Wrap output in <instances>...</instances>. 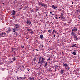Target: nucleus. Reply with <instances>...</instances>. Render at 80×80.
Wrapping results in <instances>:
<instances>
[{"label": "nucleus", "instance_id": "58836bf2", "mask_svg": "<svg viewBox=\"0 0 80 80\" xmlns=\"http://www.w3.org/2000/svg\"><path fill=\"white\" fill-rule=\"evenodd\" d=\"M61 16H63V13H61Z\"/></svg>", "mask_w": 80, "mask_h": 80}, {"label": "nucleus", "instance_id": "de8ad7c7", "mask_svg": "<svg viewBox=\"0 0 80 80\" xmlns=\"http://www.w3.org/2000/svg\"><path fill=\"white\" fill-rule=\"evenodd\" d=\"M24 10H26V8H25L23 9Z\"/></svg>", "mask_w": 80, "mask_h": 80}, {"label": "nucleus", "instance_id": "1a4fd4ad", "mask_svg": "<svg viewBox=\"0 0 80 80\" xmlns=\"http://www.w3.org/2000/svg\"><path fill=\"white\" fill-rule=\"evenodd\" d=\"M29 80H34V77H29Z\"/></svg>", "mask_w": 80, "mask_h": 80}, {"label": "nucleus", "instance_id": "f257e3e1", "mask_svg": "<svg viewBox=\"0 0 80 80\" xmlns=\"http://www.w3.org/2000/svg\"><path fill=\"white\" fill-rule=\"evenodd\" d=\"M44 60H45V58H44L40 57L39 58V60L38 62V63H40L41 64V65L42 64V63L44 62L45 63V61H44Z\"/></svg>", "mask_w": 80, "mask_h": 80}, {"label": "nucleus", "instance_id": "37998d69", "mask_svg": "<svg viewBox=\"0 0 80 80\" xmlns=\"http://www.w3.org/2000/svg\"><path fill=\"white\" fill-rule=\"evenodd\" d=\"M12 17L13 18H15V16H12Z\"/></svg>", "mask_w": 80, "mask_h": 80}, {"label": "nucleus", "instance_id": "6ab92c4d", "mask_svg": "<svg viewBox=\"0 0 80 80\" xmlns=\"http://www.w3.org/2000/svg\"><path fill=\"white\" fill-rule=\"evenodd\" d=\"M71 47H72L73 48V47H74L75 48H76V46L75 45L73 44V45H72V46H71Z\"/></svg>", "mask_w": 80, "mask_h": 80}, {"label": "nucleus", "instance_id": "a18cd8bd", "mask_svg": "<svg viewBox=\"0 0 80 80\" xmlns=\"http://www.w3.org/2000/svg\"><path fill=\"white\" fill-rule=\"evenodd\" d=\"M53 12H51L50 13V14H52V13Z\"/></svg>", "mask_w": 80, "mask_h": 80}, {"label": "nucleus", "instance_id": "e433bc0d", "mask_svg": "<svg viewBox=\"0 0 80 80\" xmlns=\"http://www.w3.org/2000/svg\"><path fill=\"white\" fill-rule=\"evenodd\" d=\"M17 80H21V79L20 78L19 79H18V78Z\"/></svg>", "mask_w": 80, "mask_h": 80}, {"label": "nucleus", "instance_id": "cd10ccee", "mask_svg": "<svg viewBox=\"0 0 80 80\" xmlns=\"http://www.w3.org/2000/svg\"><path fill=\"white\" fill-rule=\"evenodd\" d=\"M44 4H43V3H41V5L42 6H43Z\"/></svg>", "mask_w": 80, "mask_h": 80}, {"label": "nucleus", "instance_id": "5fc2aeb1", "mask_svg": "<svg viewBox=\"0 0 80 80\" xmlns=\"http://www.w3.org/2000/svg\"><path fill=\"white\" fill-rule=\"evenodd\" d=\"M53 37H55V35H53Z\"/></svg>", "mask_w": 80, "mask_h": 80}, {"label": "nucleus", "instance_id": "0e129e2a", "mask_svg": "<svg viewBox=\"0 0 80 80\" xmlns=\"http://www.w3.org/2000/svg\"><path fill=\"white\" fill-rule=\"evenodd\" d=\"M68 70H70V68H68Z\"/></svg>", "mask_w": 80, "mask_h": 80}, {"label": "nucleus", "instance_id": "603ef678", "mask_svg": "<svg viewBox=\"0 0 80 80\" xmlns=\"http://www.w3.org/2000/svg\"><path fill=\"white\" fill-rule=\"evenodd\" d=\"M49 35H52V34H49Z\"/></svg>", "mask_w": 80, "mask_h": 80}, {"label": "nucleus", "instance_id": "c9c22d12", "mask_svg": "<svg viewBox=\"0 0 80 80\" xmlns=\"http://www.w3.org/2000/svg\"><path fill=\"white\" fill-rule=\"evenodd\" d=\"M6 78L7 79V80H8V79H9V78H8V77H6Z\"/></svg>", "mask_w": 80, "mask_h": 80}, {"label": "nucleus", "instance_id": "3c124183", "mask_svg": "<svg viewBox=\"0 0 80 80\" xmlns=\"http://www.w3.org/2000/svg\"><path fill=\"white\" fill-rule=\"evenodd\" d=\"M52 34H54V32H52Z\"/></svg>", "mask_w": 80, "mask_h": 80}, {"label": "nucleus", "instance_id": "ea45409f", "mask_svg": "<svg viewBox=\"0 0 80 80\" xmlns=\"http://www.w3.org/2000/svg\"><path fill=\"white\" fill-rule=\"evenodd\" d=\"M36 51H38V52L39 50H38V49H36Z\"/></svg>", "mask_w": 80, "mask_h": 80}, {"label": "nucleus", "instance_id": "f704fd0d", "mask_svg": "<svg viewBox=\"0 0 80 80\" xmlns=\"http://www.w3.org/2000/svg\"><path fill=\"white\" fill-rule=\"evenodd\" d=\"M57 8V6H55V9H54V10H56V8Z\"/></svg>", "mask_w": 80, "mask_h": 80}, {"label": "nucleus", "instance_id": "e2e57ef3", "mask_svg": "<svg viewBox=\"0 0 80 80\" xmlns=\"http://www.w3.org/2000/svg\"><path fill=\"white\" fill-rule=\"evenodd\" d=\"M54 68V69H55V68Z\"/></svg>", "mask_w": 80, "mask_h": 80}, {"label": "nucleus", "instance_id": "052dcab7", "mask_svg": "<svg viewBox=\"0 0 80 80\" xmlns=\"http://www.w3.org/2000/svg\"><path fill=\"white\" fill-rule=\"evenodd\" d=\"M74 45L75 46V45H76V44H75Z\"/></svg>", "mask_w": 80, "mask_h": 80}, {"label": "nucleus", "instance_id": "6e6d98bb", "mask_svg": "<svg viewBox=\"0 0 80 80\" xmlns=\"http://www.w3.org/2000/svg\"><path fill=\"white\" fill-rule=\"evenodd\" d=\"M55 71H57V70H56V69H55Z\"/></svg>", "mask_w": 80, "mask_h": 80}, {"label": "nucleus", "instance_id": "f03ea898", "mask_svg": "<svg viewBox=\"0 0 80 80\" xmlns=\"http://www.w3.org/2000/svg\"><path fill=\"white\" fill-rule=\"evenodd\" d=\"M5 35H6L5 32H2L0 34V37L2 38H3V37H4L5 36Z\"/></svg>", "mask_w": 80, "mask_h": 80}, {"label": "nucleus", "instance_id": "69168bd1", "mask_svg": "<svg viewBox=\"0 0 80 80\" xmlns=\"http://www.w3.org/2000/svg\"><path fill=\"white\" fill-rule=\"evenodd\" d=\"M62 18H61V20H62Z\"/></svg>", "mask_w": 80, "mask_h": 80}, {"label": "nucleus", "instance_id": "423d86ee", "mask_svg": "<svg viewBox=\"0 0 80 80\" xmlns=\"http://www.w3.org/2000/svg\"><path fill=\"white\" fill-rule=\"evenodd\" d=\"M16 51V50L15 49V48H13L12 50V52L13 53H14L15 54L16 53V52L15 51Z\"/></svg>", "mask_w": 80, "mask_h": 80}, {"label": "nucleus", "instance_id": "b1692460", "mask_svg": "<svg viewBox=\"0 0 80 80\" xmlns=\"http://www.w3.org/2000/svg\"><path fill=\"white\" fill-rule=\"evenodd\" d=\"M52 30H49L48 31V32L49 33H51Z\"/></svg>", "mask_w": 80, "mask_h": 80}, {"label": "nucleus", "instance_id": "473e14b6", "mask_svg": "<svg viewBox=\"0 0 80 80\" xmlns=\"http://www.w3.org/2000/svg\"><path fill=\"white\" fill-rule=\"evenodd\" d=\"M30 33H33V31H32L31 32H30Z\"/></svg>", "mask_w": 80, "mask_h": 80}, {"label": "nucleus", "instance_id": "7c9ffc66", "mask_svg": "<svg viewBox=\"0 0 80 80\" xmlns=\"http://www.w3.org/2000/svg\"><path fill=\"white\" fill-rule=\"evenodd\" d=\"M13 69H11V72H13Z\"/></svg>", "mask_w": 80, "mask_h": 80}, {"label": "nucleus", "instance_id": "338daca9", "mask_svg": "<svg viewBox=\"0 0 80 80\" xmlns=\"http://www.w3.org/2000/svg\"><path fill=\"white\" fill-rule=\"evenodd\" d=\"M62 54L63 53V52H62Z\"/></svg>", "mask_w": 80, "mask_h": 80}, {"label": "nucleus", "instance_id": "13d9d810", "mask_svg": "<svg viewBox=\"0 0 80 80\" xmlns=\"http://www.w3.org/2000/svg\"><path fill=\"white\" fill-rule=\"evenodd\" d=\"M46 80H48V79H46Z\"/></svg>", "mask_w": 80, "mask_h": 80}, {"label": "nucleus", "instance_id": "aec40b11", "mask_svg": "<svg viewBox=\"0 0 80 80\" xmlns=\"http://www.w3.org/2000/svg\"><path fill=\"white\" fill-rule=\"evenodd\" d=\"M12 60L13 61H15L16 60V58H15V57H14L12 58Z\"/></svg>", "mask_w": 80, "mask_h": 80}, {"label": "nucleus", "instance_id": "412c9836", "mask_svg": "<svg viewBox=\"0 0 80 80\" xmlns=\"http://www.w3.org/2000/svg\"><path fill=\"white\" fill-rule=\"evenodd\" d=\"M76 52H75V51L73 52H72V54L74 55H76Z\"/></svg>", "mask_w": 80, "mask_h": 80}, {"label": "nucleus", "instance_id": "680f3d73", "mask_svg": "<svg viewBox=\"0 0 80 80\" xmlns=\"http://www.w3.org/2000/svg\"><path fill=\"white\" fill-rule=\"evenodd\" d=\"M61 18L60 17H59V18Z\"/></svg>", "mask_w": 80, "mask_h": 80}, {"label": "nucleus", "instance_id": "7ed1b4c3", "mask_svg": "<svg viewBox=\"0 0 80 80\" xmlns=\"http://www.w3.org/2000/svg\"><path fill=\"white\" fill-rule=\"evenodd\" d=\"M14 28H16V29H17L18 28H20V25L18 24H16L14 26Z\"/></svg>", "mask_w": 80, "mask_h": 80}, {"label": "nucleus", "instance_id": "4be33fe9", "mask_svg": "<svg viewBox=\"0 0 80 80\" xmlns=\"http://www.w3.org/2000/svg\"><path fill=\"white\" fill-rule=\"evenodd\" d=\"M55 69H58V66H56L55 67Z\"/></svg>", "mask_w": 80, "mask_h": 80}, {"label": "nucleus", "instance_id": "393cba45", "mask_svg": "<svg viewBox=\"0 0 80 80\" xmlns=\"http://www.w3.org/2000/svg\"><path fill=\"white\" fill-rule=\"evenodd\" d=\"M24 8H26V9H27V8H29V7L28 6L27 7L25 6V7H24Z\"/></svg>", "mask_w": 80, "mask_h": 80}, {"label": "nucleus", "instance_id": "a211bd4d", "mask_svg": "<svg viewBox=\"0 0 80 80\" xmlns=\"http://www.w3.org/2000/svg\"><path fill=\"white\" fill-rule=\"evenodd\" d=\"M52 8H53V9H55V6L54 5H53L52 6Z\"/></svg>", "mask_w": 80, "mask_h": 80}, {"label": "nucleus", "instance_id": "09e8293b", "mask_svg": "<svg viewBox=\"0 0 80 80\" xmlns=\"http://www.w3.org/2000/svg\"><path fill=\"white\" fill-rule=\"evenodd\" d=\"M29 30H30V31H32V29H30Z\"/></svg>", "mask_w": 80, "mask_h": 80}, {"label": "nucleus", "instance_id": "f3484780", "mask_svg": "<svg viewBox=\"0 0 80 80\" xmlns=\"http://www.w3.org/2000/svg\"><path fill=\"white\" fill-rule=\"evenodd\" d=\"M47 65H48V63L47 62L45 63V65L44 67H47Z\"/></svg>", "mask_w": 80, "mask_h": 80}, {"label": "nucleus", "instance_id": "0eeeda50", "mask_svg": "<svg viewBox=\"0 0 80 80\" xmlns=\"http://www.w3.org/2000/svg\"><path fill=\"white\" fill-rule=\"evenodd\" d=\"M71 35L72 36H74V35H75V32H73V31H72L71 32Z\"/></svg>", "mask_w": 80, "mask_h": 80}, {"label": "nucleus", "instance_id": "9d476101", "mask_svg": "<svg viewBox=\"0 0 80 80\" xmlns=\"http://www.w3.org/2000/svg\"><path fill=\"white\" fill-rule=\"evenodd\" d=\"M7 30H7V31H6V32L7 33H8V32H9L11 30L10 29V28H8Z\"/></svg>", "mask_w": 80, "mask_h": 80}, {"label": "nucleus", "instance_id": "4c0bfd02", "mask_svg": "<svg viewBox=\"0 0 80 80\" xmlns=\"http://www.w3.org/2000/svg\"><path fill=\"white\" fill-rule=\"evenodd\" d=\"M50 68L49 69H48V71H50Z\"/></svg>", "mask_w": 80, "mask_h": 80}, {"label": "nucleus", "instance_id": "79ce46f5", "mask_svg": "<svg viewBox=\"0 0 80 80\" xmlns=\"http://www.w3.org/2000/svg\"><path fill=\"white\" fill-rule=\"evenodd\" d=\"M15 22L17 23V20H15Z\"/></svg>", "mask_w": 80, "mask_h": 80}, {"label": "nucleus", "instance_id": "5701e85b", "mask_svg": "<svg viewBox=\"0 0 80 80\" xmlns=\"http://www.w3.org/2000/svg\"><path fill=\"white\" fill-rule=\"evenodd\" d=\"M27 29V30L28 31H30V29H29V27H28L27 28H26Z\"/></svg>", "mask_w": 80, "mask_h": 80}, {"label": "nucleus", "instance_id": "4468645a", "mask_svg": "<svg viewBox=\"0 0 80 80\" xmlns=\"http://www.w3.org/2000/svg\"><path fill=\"white\" fill-rule=\"evenodd\" d=\"M64 72H65L64 70H61V74H63V73H64Z\"/></svg>", "mask_w": 80, "mask_h": 80}, {"label": "nucleus", "instance_id": "8fccbe9b", "mask_svg": "<svg viewBox=\"0 0 80 80\" xmlns=\"http://www.w3.org/2000/svg\"><path fill=\"white\" fill-rule=\"evenodd\" d=\"M42 48H43V45H42Z\"/></svg>", "mask_w": 80, "mask_h": 80}, {"label": "nucleus", "instance_id": "bf43d9fd", "mask_svg": "<svg viewBox=\"0 0 80 80\" xmlns=\"http://www.w3.org/2000/svg\"><path fill=\"white\" fill-rule=\"evenodd\" d=\"M52 15H54V14H52Z\"/></svg>", "mask_w": 80, "mask_h": 80}, {"label": "nucleus", "instance_id": "49530a36", "mask_svg": "<svg viewBox=\"0 0 80 80\" xmlns=\"http://www.w3.org/2000/svg\"><path fill=\"white\" fill-rule=\"evenodd\" d=\"M48 60H50V58H49V59H48Z\"/></svg>", "mask_w": 80, "mask_h": 80}, {"label": "nucleus", "instance_id": "774afa93", "mask_svg": "<svg viewBox=\"0 0 80 80\" xmlns=\"http://www.w3.org/2000/svg\"><path fill=\"white\" fill-rule=\"evenodd\" d=\"M79 20H80V18H79Z\"/></svg>", "mask_w": 80, "mask_h": 80}, {"label": "nucleus", "instance_id": "dca6fc26", "mask_svg": "<svg viewBox=\"0 0 80 80\" xmlns=\"http://www.w3.org/2000/svg\"><path fill=\"white\" fill-rule=\"evenodd\" d=\"M73 36L74 37V38H76V40H78V38H77V36L74 35Z\"/></svg>", "mask_w": 80, "mask_h": 80}, {"label": "nucleus", "instance_id": "bb28decb", "mask_svg": "<svg viewBox=\"0 0 80 80\" xmlns=\"http://www.w3.org/2000/svg\"><path fill=\"white\" fill-rule=\"evenodd\" d=\"M55 33H56V34H58V33L57 31H55Z\"/></svg>", "mask_w": 80, "mask_h": 80}, {"label": "nucleus", "instance_id": "c85d7f7f", "mask_svg": "<svg viewBox=\"0 0 80 80\" xmlns=\"http://www.w3.org/2000/svg\"><path fill=\"white\" fill-rule=\"evenodd\" d=\"M22 68H23V70H24V66H22Z\"/></svg>", "mask_w": 80, "mask_h": 80}, {"label": "nucleus", "instance_id": "39448f33", "mask_svg": "<svg viewBox=\"0 0 80 80\" xmlns=\"http://www.w3.org/2000/svg\"><path fill=\"white\" fill-rule=\"evenodd\" d=\"M26 23H27V25H31V21H29V20H28L26 22Z\"/></svg>", "mask_w": 80, "mask_h": 80}, {"label": "nucleus", "instance_id": "ddd939ff", "mask_svg": "<svg viewBox=\"0 0 80 80\" xmlns=\"http://www.w3.org/2000/svg\"><path fill=\"white\" fill-rule=\"evenodd\" d=\"M63 65H64V66H65V67H68V65L67 64V63L66 62H65L64 64L63 63Z\"/></svg>", "mask_w": 80, "mask_h": 80}, {"label": "nucleus", "instance_id": "a19ab883", "mask_svg": "<svg viewBox=\"0 0 80 80\" xmlns=\"http://www.w3.org/2000/svg\"><path fill=\"white\" fill-rule=\"evenodd\" d=\"M53 32H55V30L54 29V30H53Z\"/></svg>", "mask_w": 80, "mask_h": 80}, {"label": "nucleus", "instance_id": "c756f323", "mask_svg": "<svg viewBox=\"0 0 80 80\" xmlns=\"http://www.w3.org/2000/svg\"><path fill=\"white\" fill-rule=\"evenodd\" d=\"M21 47H22V48H25V47H24V46L23 47V46H22Z\"/></svg>", "mask_w": 80, "mask_h": 80}, {"label": "nucleus", "instance_id": "a878e982", "mask_svg": "<svg viewBox=\"0 0 80 80\" xmlns=\"http://www.w3.org/2000/svg\"><path fill=\"white\" fill-rule=\"evenodd\" d=\"M60 16L62 18V19H64V18H63V16Z\"/></svg>", "mask_w": 80, "mask_h": 80}, {"label": "nucleus", "instance_id": "4d7b16f0", "mask_svg": "<svg viewBox=\"0 0 80 80\" xmlns=\"http://www.w3.org/2000/svg\"><path fill=\"white\" fill-rule=\"evenodd\" d=\"M62 9H64V8H62Z\"/></svg>", "mask_w": 80, "mask_h": 80}, {"label": "nucleus", "instance_id": "c03bdc74", "mask_svg": "<svg viewBox=\"0 0 80 80\" xmlns=\"http://www.w3.org/2000/svg\"><path fill=\"white\" fill-rule=\"evenodd\" d=\"M30 70V69H27V70H28V71H29Z\"/></svg>", "mask_w": 80, "mask_h": 80}, {"label": "nucleus", "instance_id": "2eb2a0df", "mask_svg": "<svg viewBox=\"0 0 80 80\" xmlns=\"http://www.w3.org/2000/svg\"><path fill=\"white\" fill-rule=\"evenodd\" d=\"M13 13H12V14H11V15H15V10H13Z\"/></svg>", "mask_w": 80, "mask_h": 80}, {"label": "nucleus", "instance_id": "20e7f679", "mask_svg": "<svg viewBox=\"0 0 80 80\" xmlns=\"http://www.w3.org/2000/svg\"><path fill=\"white\" fill-rule=\"evenodd\" d=\"M72 31L74 32H77V29L76 28V27H74L72 29Z\"/></svg>", "mask_w": 80, "mask_h": 80}, {"label": "nucleus", "instance_id": "9b49d317", "mask_svg": "<svg viewBox=\"0 0 80 80\" xmlns=\"http://www.w3.org/2000/svg\"><path fill=\"white\" fill-rule=\"evenodd\" d=\"M40 38L41 39H43L44 37H43V35H40Z\"/></svg>", "mask_w": 80, "mask_h": 80}, {"label": "nucleus", "instance_id": "f8f14e48", "mask_svg": "<svg viewBox=\"0 0 80 80\" xmlns=\"http://www.w3.org/2000/svg\"><path fill=\"white\" fill-rule=\"evenodd\" d=\"M16 30L17 29H16V28L14 27V28L12 29V30H13V32L15 33L16 32Z\"/></svg>", "mask_w": 80, "mask_h": 80}, {"label": "nucleus", "instance_id": "2f4dec72", "mask_svg": "<svg viewBox=\"0 0 80 80\" xmlns=\"http://www.w3.org/2000/svg\"><path fill=\"white\" fill-rule=\"evenodd\" d=\"M43 6L44 7H47V5L44 4Z\"/></svg>", "mask_w": 80, "mask_h": 80}, {"label": "nucleus", "instance_id": "6e6552de", "mask_svg": "<svg viewBox=\"0 0 80 80\" xmlns=\"http://www.w3.org/2000/svg\"><path fill=\"white\" fill-rule=\"evenodd\" d=\"M20 78L21 79V80H24V79H25L26 78V77H20L18 78V79H20Z\"/></svg>", "mask_w": 80, "mask_h": 80}, {"label": "nucleus", "instance_id": "72a5a7b5", "mask_svg": "<svg viewBox=\"0 0 80 80\" xmlns=\"http://www.w3.org/2000/svg\"><path fill=\"white\" fill-rule=\"evenodd\" d=\"M38 4L39 5H41V3L40 2H39L38 3Z\"/></svg>", "mask_w": 80, "mask_h": 80}, {"label": "nucleus", "instance_id": "864d4df0", "mask_svg": "<svg viewBox=\"0 0 80 80\" xmlns=\"http://www.w3.org/2000/svg\"><path fill=\"white\" fill-rule=\"evenodd\" d=\"M72 4H73V2H72Z\"/></svg>", "mask_w": 80, "mask_h": 80}]
</instances>
